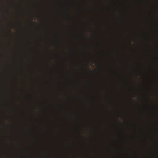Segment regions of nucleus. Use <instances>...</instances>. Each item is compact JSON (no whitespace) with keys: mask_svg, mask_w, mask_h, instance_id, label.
Returning <instances> with one entry per match:
<instances>
[{"mask_svg":"<svg viewBox=\"0 0 158 158\" xmlns=\"http://www.w3.org/2000/svg\"><path fill=\"white\" fill-rule=\"evenodd\" d=\"M88 68L89 70V71H90V69H89V67H88Z\"/></svg>","mask_w":158,"mask_h":158,"instance_id":"obj_1","label":"nucleus"},{"mask_svg":"<svg viewBox=\"0 0 158 158\" xmlns=\"http://www.w3.org/2000/svg\"><path fill=\"white\" fill-rule=\"evenodd\" d=\"M10 32H11V31L10 30Z\"/></svg>","mask_w":158,"mask_h":158,"instance_id":"obj_2","label":"nucleus"}]
</instances>
